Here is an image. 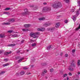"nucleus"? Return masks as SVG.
Wrapping results in <instances>:
<instances>
[{"label": "nucleus", "mask_w": 80, "mask_h": 80, "mask_svg": "<svg viewBox=\"0 0 80 80\" xmlns=\"http://www.w3.org/2000/svg\"><path fill=\"white\" fill-rule=\"evenodd\" d=\"M8 32L10 33H12V32H13V30H10L8 31Z\"/></svg>", "instance_id": "33"}, {"label": "nucleus", "mask_w": 80, "mask_h": 80, "mask_svg": "<svg viewBox=\"0 0 80 80\" xmlns=\"http://www.w3.org/2000/svg\"><path fill=\"white\" fill-rule=\"evenodd\" d=\"M68 75L69 76H72V74L71 72H70L68 73Z\"/></svg>", "instance_id": "35"}, {"label": "nucleus", "mask_w": 80, "mask_h": 80, "mask_svg": "<svg viewBox=\"0 0 80 80\" xmlns=\"http://www.w3.org/2000/svg\"><path fill=\"white\" fill-rule=\"evenodd\" d=\"M45 19V18H38L39 20H44Z\"/></svg>", "instance_id": "15"}, {"label": "nucleus", "mask_w": 80, "mask_h": 80, "mask_svg": "<svg viewBox=\"0 0 80 80\" xmlns=\"http://www.w3.org/2000/svg\"><path fill=\"white\" fill-rule=\"evenodd\" d=\"M45 29L44 28H38V31H41V32H43V31H45Z\"/></svg>", "instance_id": "7"}, {"label": "nucleus", "mask_w": 80, "mask_h": 80, "mask_svg": "<svg viewBox=\"0 0 80 80\" xmlns=\"http://www.w3.org/2000/svg\"><path fill=\"white\" fill-rule=\"evenodd\" d=\"M66 3H68L69 2V0H64Z\"/></svg>", "instance_id": "34"}, {"label": "nucleus", "mask_w": 80, "mask_h": 80, "mask_svg": "<svg viewBox=\"0 0 80 80\" xmlns=\"http://www.w3.org/2000/svg\"><path fill=\"white\" fill-rule=\"evenodd\" d=\"M3 14H6V15H10V13H9V12H4Z\"/></svg>", "instance_id": "22"}, {"label": "nucleus", "mask_w": 80, "mask_h": 80, "mask_svg": "<svg viewBox=\"0 0 80 80\" xmlns=\"http://www.w3.org/2000/svg\"><path fill=\"white\" fill-rule=\"evenodd\" d=\"M32 47H35L36 46V43H34L32 44Z\"/></svg>", "instance_id": "28"}, {"label": "nucleus", "mask_w": 80, "mask_h": 80, "mask_svg": "<svg viewBox=\"0 0 80 80\" xmlns=\"http://www.w3.org/2000/svg\"><path fill=\"white\" fill-rule=\"evenodd\" d=\"M64 80H67V79H64Z\"/></svg>", "instance_id": "53"}, {"label": "nucleus", "mask_w": 80, "mask_h": 80, "mask_svg": "<svg viewBox=\"0 0 80 80\" xmlns=\"http://www.w3.org/2000/svg\"><path fill=\"white\" fill-rule=\"evenodd\" d=\"M15 44H8V47H12L13 46H15Z\"/></svg>", "instance_id": "13"}, {"label": "nucleus", "mask_w": 80, "mask_h": 80, "mask_svg": "<svg viewBox=\"0 0 80 80\" xmlns=\"http://www.w3.org/2000/svg\"><path fill=\"white\" fill-rule=\"evenodd\" d=\"M74 11H75V10H74V9H72L71 10V12H74Z\"/></svg>", "instance_id": "36"}, {"label": "nucleus", "mask_w": 80, "mask_h": 80, "mask_svg": "<svg viewBox=\"0 0 80 80\" xmlns=\"http://www.w3.org/2000/svg\"><path fill=\"white\" fill-rule=\"evenodd\" d=\"M62 6V5L61 4V2L58 1L55 2L54 4L52 7L54 8H58V7H61Z\"/></svg>", "instance_id": "2"}, {"label": "nucleus", "mask_w": 80, "mask_h": 80, "mask_svg": "<svg viewBox=\"0 0 80 80\" xmlns=\"http://www.w3.org/2000/svg\"><path fill=\"white\" fill-rule=\"evenodd\" d=\"M55 29V27H53L51 28H48L47 29L48 30H49V31H52V30H53Z\"/></svg>", "instance_id": "11"}, {"label": "nucleus", "mask_w": 80, "mask_h": 80, "mask_svg": "<svg viewBox=\"0 0 80 80\" xmlns=\"http://www.w3.org/2000/svg\"><path fill=\"white\" fill-rule=\"evenodd\" d=\"M76 15H77V17H78V15L79 14H80V13H79V12H78V10L76 11Z\"/></svg>", "instance_id": "21"}, {"label": "nucleus", "mask_w": 80, "mask_h": 80, "mask_svg": "<svg viewBox=\"0 0 80 80\" xmlns=\"http://www.w3.org/2000/svg\"><path fill=\"white\" fill-rule=\"evenodd\" d=\"M4 61H5V62H7V61H8V59H5L4 60Z\"/></svg>", "instance_id": "38"}, {"label": "nucleus", "mask_w": 80, "mask_h": 80, "mask_svg": "<svg viewBox=\"0 0 80 80\" xmlns=\"http://www.w3.org/2000/svg\"><path fill=\"white\" fill-rule=\"evenodd\" d=\"M65 22L66 23H68V20H66L65 21Z\"/></svg>", "instance_id": "43"}, {"label": "nucleus", "mask_w": 80, "mask_h": 80, "mask_svg": "<svg viewBox=\"0 0 80 80\" xmlns=\"http://www.w3.org/2000/svg\"><path fill=\"white\" fill-rule=\"evenodd\" d=\"M51 25V24L48 23H46L44 24H43V26L47 27H48V26H50Z\"/></svg>", "instance_id": "6"}, {"label": "nucleus", "mask_w": 80, "mask_h": 80, "mask_svg": "<svg viewBox=\"0 0 80 80\" xmlns=\"http://www.w3.org/2000/svg\"><path fill=\"white\" fill-rule=\"evenodd\" d=\"M62 53L61 54V55H62Z\"/></svg>", "instance_id": "52"}, {"label": "nucleus", "mask_w": 80, "mask_h": 80, "mask_svg": "<svg viewBox=\"0 0 80 80\" xmlns=\"http://www.w3.org/2000/svg\"><path fill=\"white\" fill-rule=\"evenodd\" d=\"M67 80H69V78L68 77H67Z\"/></svg>", "instance_id": "47"}, {"label": "nucleus", "mask_w": 80, "mask_h": 80, "mask_svg": "<svg viewBox=\"0 0 80 80\" xmlns=\"http://www.w3.org/2000/svg\"><path fill=\"white\" fill-rule=\"evenodd\" d=\"M24 27H25V28H29V27H30V25L29 24H25Z\"/></svg>", "instance_id": "9"}, {"label": "nucleus", "mask_w": 80, "mask_h": 80, "mask_svg": "<svg viewBox=\"0 0 80 80\" xmlns=\"http://www.w3.org/2000/svg\"><path fill=\"white\" fill-rule=\"evenodd\" d=\"M20 75H24L25 74V72L24 71H22L20 72Z\"/></svg>", "instance_id": "18"}, {"label": "nucleus", "mask_w": 80, "mask_h": 80, "mask_svg": "<svg viewBox=\"0 0 80 80\" xmlns=\"http://www.w3.org/2000/svg\"><path fill=\"white\" fill-rule=\"evenodd\" d=\"M25 42V41L23 40H22L21 41L22 43H23V42Z\"/></svg>", "instance_id": "45"}, {"label": "nucleus", "mask_w": 80, "mask_h": 80, "mask_svg": "<svg viewBox=\"0 0 80 80\" xmlns=\"http://www.w3.org/2000/svg\"><path fill=\"white\" fill-rule=\"evenodd\" d=\"M22 60H23V58H21L18 61V63H20V62H21V61H22Z\"/></svg>", "instance_id": "25"}, {"label": "nucleus", "mask_w": 80, "mask_h": 80, "mask_svg": "<svg viewBox=\"0 0 80 80\" xmlns=\"http://www.w3.org/2000/svg\"><path fill=\"white\" fill-rule=\"evenodd\" d=\"M9 65V63H7L3 65V67H6V66H8Z\"/></svg>", "instance_id": "27"}, {"label": "nucleus", "mask_w": 80, "mask_h": 80, "mask_svg": "<svg viewBox=\"0 0 80 80\" xmlns=\"http://www.w3.org/2000/svg\"><path fill=\"white\" fill-rule=\"evenodd\" d=\"M53 71V69H51L50 70V72H52Z\"/></svg>", "instance_id": "39"}, {"label": "nucleus", "mask_w": 80, "mask_h": 80, "mask_svg": "<svg viewBox=\"0 0 80 80\" xmlns=\"http://www.w3.org/2000/svg\"><path fill=\"white\" fill-rule=\"evenodd\" d=\"M19 52H20V51H18V53H19Z\"/></svg>", "instance_id": "50"}, {"label": "nucleus", "mask_w": 80, "mask_h": 80, "mask_svg": "<svg viewBox=\"0 0 80 80\" xmlns=\"http://www.w3.org/2000/svg\"><path fill=\"white\" fill-rule=\"evenodd\" d=\"M9 21L10 22H15V19L14 18L10 19Z\"/></svg>", "instance_id": "10"}, {"label": "nucleus", "mask_w": 80, "mask_h": 80, "mask_svg": "<svg viewBox=\"0 0 80 80\" xmlns=\"http://www.w3.org/2000/svg\"><path fill=\"white\" fill-rule=\"evenodd\" d=\"M67 74H65L63 75L64 78H65V77H67Z\"/></svg>", "instance_id": "37"}, {"label": "nucleus", "mask_w": 80, "mask_h": 80, "mask_svg": "<svg viewBox=\"0 0 80 80\" xmlns=\"http://www.w3.org/2000/svg\"><path fill=\"white\" fill-rule=\"evenodd\" d=\"M30 35L31 37H33L34 38H38L39 35H40V33L38 32L35 33L32 32L30 33Z\"/></svg>", "instance_id": "1"}, {"label": "nucleus", "mask_w": 80, "mask_h": 80, "mask_svg": "<svg viewBox=\"0 0 80 80\" xmlns=\"http://www.w3.org/2000/svg\"><path fill=\"white\" fill-rule=\"evenodd\" d=\"M68 55L67 54H66L65 55V57H68Z\"/></svg>", "instance_id": "42"}, {"label": "nucleus", "mask_w": 80, "mask_h": 80, "mask_svg": "<svg viewBox=\"0 0 80 80\" xmlns=\"http://www.w3.org/2000/svg\"><path fill=\"white\" fill-rule=\"evenodd\" d=\"M73 67H75V63L73 62H72L71 65L69 67L68 69L70 71H73Z\"/></svg>", "instance_id": "3"}, {"label": "nucleus", "mask_w": 80, "mask_h": 80, "mask_svg": "<svg viewBox=\"0 0 80 80\" xmlns=\"http://www.w3.org/2000/svg\"><path fill=\"white\" fill-rule=\"evenodd\" d=\"M27 51L28 52V51H29V50H27Z\"/></svg>", "instance_id": "51"}, {"label": "nucleus", "mask_w": 80, "mask_h": 80, "mask_svg": "<svg viewBox=\"0 0 80 80\" xmlns=\"http://www.w3.org/2000/svg\"><path fill=\"white\" fill-rule=\"evenodd\" d=\"M77 73H78V75H80V72H78Z\"/></svg>", "instance_id": "46"}, {"label": "nucleus", "mask_w": 80, "mask_h": 80, "mask_svg": "<svg viewBox=\"0 0 80 80\" xmlns=\"http://www.w3.org/2000/svg\"><path fill=\"white\" fill-rule=\"evenodd\" d=\"M0 7H1V6H0Z\"/></svg>", "instance_id": "58"}, {"label": "nucleus", "mask_w": 80, "mask_h": 80, "mask_svg": "<svg viewBox=\"0 0 80 80\" xmlns=\"http://www.w3.org/2000/svg\"><path fill=\"white\" fill-rule=\"evenodd\" d=\"M16 75H17V76H18V75H19L18 74V73H17L16 74Z\"/></svg>", "instance_id": "49"}, {"label": "nucleus", "mask_w": 80, "mask_h": 80, "mask_svg": "<svg viewBox=\"0 0 80 80\" xmlns=\"http://www.w3.org/2000/svg\"><path fill=\"white\" fill-rule=\"evenodd\" d=\"M76 18V16H74L72 17V19L74 21V22H75V20H76V18Z\"/></svg>", "instance_id": "14"}, {"label": "nucleus", "mask_w": 80, "mask_h": 80, "mask_svg": "<svg viewBox=\"0 0 80 80\" xmlns=\"http://www.w3.org/2000/svg\"><path fill=\"white\" fill-rule=\"evenodd\" d=\"M47 73V70H44V71H43L42 72V73L44 74H45V73Z\"/></svg>", "instance_id": "32"}, {"label": "nucleus", "mask_w": 80, "mask_h": 80, "mask_svg": "<svg viewBox=\"0 0 80 80\" xmlns=\"http://www.w3.org/2000/svg\"><path fill=\"white\" fill-rule=\"evenodd\" d=\"M78 65H80V60H79L78 62Z\"/></svg>", "instance_id": "31"}, {"label": "nucleus", "mask_w": 80, "mask_h": 80, "mask_svg": "<svg viewBox=\"0 0 80 80\" xmlns=\"http://www.w3.org/2000/svg\"><path fill=\"white\" fill-rule=\"evenodd\" d=\"M59 26H60V23L58 22L56 23L55 27L56 28H58Z\"/></svg>", "instance_id": "12"}, {"label": "nucleus", "mask_w": 80, "mask_h": 80, "mask_svg": "<svg viewBox=\"0 0 80 80\" xmlns=\"http://www.w3.org/2000/svg\"><path fill=\"white\" fill-rule=\"evenodd\" d=\"M51 10V8L47 7H45L43 8V11L44 12H50Z\"/></svg>", "instance_id": "4"}, {"label": "nucleus", "mask_w": 80, "mask_h": 80, "mask_svg": "<svg viewBox=\"0 0 80 80\" xmlns=\"http://www.w3.org/2000/svg\"><path fill=\"white\" fill-rule=\"evenodd\" d=\"M5 34H0V38H5Z\"/></svg>", "instance_id": "8"}, {"label": "nucleus", "mask_w": 80, "mask_h": 80, "mask_svg": "<svg viewBox=\"0 0 80 80\" xmlns=\"http://www.w3.org/2000/svg\"><path fill=\"white\" fill-rule=\"evenodd\" d=\"M28 68L27 67H23V69L24 70H27Z\"/></svg>", "instance_id": "30"}, {"label": "nucleus", "mask_w": 80, "mask_h": 80, "mask_svg": "<svg viewBox=\"0 0 80 80\" xmlns=\"http://www.w3.org/2000/svg\"><path fill=\"white\" fill-rule=\"evenodd\" d=\"M50 48H51V46H49L47 48V50H50Z\"/></svg>", "instance_id": "24"}, {"label": "nucleus", "mask_w": 80, "mask_h": 80, "mask_svg": "<svg viewBox=\"0 0 80 80\" xmlns=\"http://www.w3.org/2000/svg\"><path fill=\"white\" fill-rule=\"evenodd\" d=\"M77 3L78 4V6L80 7V0H78ZM79 10H80V8H79Z\"/></svg>", "instance_id": "16"}, {"label": "nucleus", "mask_w": 80, "mask_h": 80, "mask_svg": "<svg viewBox=\"0 0 80 80\" xmlns=\"http://www.w3.org/2000/svg\"><path fill=\"white\" fill-rule=\"evenodd\" d=\"M23 32H27L28 31V29H22Z\"/></svg>", "instance_id": "19"}, {"label": "nucleus", "mask_w": 80, "mask_h": 80, "mask_svg": "<svg viewBox=\"0 0 80 80\" xmlns=\"http://www.w3.org/2000/svg\"><path fill=\"white\" fill-rule=\"evenodd\" d=\"M12 37L13 38H15V37H17V35L16 34H14L12 35Z\"/></svg>", "instance_id": "17"}, {"label": "nucleus", "mask_w": 80, "mask_h": 80, "mask_svg": "<svg viewBox=\"0 0 80 80\" xmlns=\"http://www.w3.org/2000/svg\"><path fill=\"white\" fill-rule=\"evenodd\" d=\"M37 8H36L35 9V10H37Z\"/></svg>", "instance_id": "55"}, {"label": "nucleus", "mask_w": 80, "mask_h": 80, "mask_svg": "<svg viewBox=\"0 0 80 80\" xmlns=\"http://www.w3.org/2000/svg\"><path fill=\"white\" fill-rule=\"evenodd\" d=\"M5 73V71H1L0 72V75H2L4 73Z\"/></svg>", "instance_id": "26"}, {"label": "nucleus", "mask_w": 80, "mask_h": 80, "mask_svg": "<svg viewBox=\"0 0 80 80\" xmlns=\"http://www.w3.org/2000/svg\"><path fill=\"white\" fill-rule=\"evenodd\" d=\"M24 13H23L24 15H27V14H29V12L28 11V9H26L24 10Z\"/></svg>", "instance_id": "5"}, {"label": "nucleus", "mask_w": 80, "mask_h": 80, "mask_svg": "<svg viewBox=\"0 0 80 80\" xmlns=\"http://www.w3.org/2000/svg\"><path fill=\"white\" fill-rule=\"evenodd\" d=\"M29 74H27V75H28Z\"/></svg>", "instance_id": "56"}, {"label": "nucleus", "mask_w": 80, "mask_h": 80, "mask_svg": "<svg viewBox=\"0 0 80 80\" xmlns=\"http://www.w3.org/2000/svg\"><path fill=\"white\" fill-rule=\"evenodd\" d=\"M57 80V79H55V80Z\"/></svg>", "instance_id": "57"}, {"label": "nucleus", "mask_w": 80, "mask_h": 80, "mask_svg": "<svg viewBox=\"0 0 80 80\" xmlns=\"http://www.w3.org/2000/svg\"><path fill=\"white\" fill-rule=\"evenodd\" d=\"M75 52V49H73V50H72V53H74Z\"/></svg>", "instance_id": "44"}, {"label": "nucleus", "mask_w": 80, "mask_h": 80, "mask_svg": "<svg viewBox=\"0 0 80 80\" xmlns=\"http://www.w3.org/2000/svg\"><path fill=\"white\" fill-rule=\"evenodd\" d=\"M31 7H33V5L31 6Z\"/></svg>", "instance_id": "54"}, {"label": "nucleus", "mask_w": 80, "mask_h": 80, "mask_svg": "<svg viewBox=\"0 0 80 80\" xmlns=\"http://www.w3.org/2000/svg\"><path fill=\"white\" fill-rule=\"evenodd\" d=\"M4 23L5 25H10V22H6Z\"/></svg>", "instance_id": "29"}, {"label": "nucleus", "mask_w": 80, "mask_h": 80, "mask_svg": "<svg viewBox=\"0 0 80 80\" xmlns=\"http://www.w3.org/2000/svg\"><path fill=\"white\" fill-rule=\"evenodd\" d=\"M6 11H7V10H10V8H7L4 9Z\"/></svg>", "instance_id": "23"}, {"label": "nucleus", "mask_w": 80, "mask_h": 80, "mask_svg": "<svg viewBox=\"0 0 80 80\" xmlns=\"http://www.w3.org/2000/svg\"><path fill=\"white\" fill-rule=\"evenodd\" d=\"M30 42H31V43L34 42V41H33V40L32 39H31L30 40Z\"/></svg>", "instance_id": "40"}, {"label": "nucleus", "mask_w": 80, "mask_h": 80, "mask_svg": "<svg viewBox=\"0 0 80 80\" xmlns=\"http://www.w3.org/2000/svg\"><path fill=\"white\" fill-rule=\"evenodd\" d=\"M43 5H47V3H46V2L44 3Z\"/></svg>", "instance_id": "48"}, {"label": "nucleus", "mask_w": 80, "mask_h": 80, "mask_svg": "<svg viewBox=\"0 0 80 80\" xmlns=\"http://www.w3.org/2000/svg\"><path fill=\"white\" fill-rule=\"evenodd\" d=\"M10 53H12V51H10L9 52H7L6 53L5 55H8L10 54Z\"/></svg>", "instance_id": "20"}, {"label": "nucleus", "mask_w": 80, "mask_h": 80, "mask_svg": "<svg viewBox=\"0 0 80 80\" xmlns=\"http://www.w3.org/2000/svg\"><path fill=\"white\" fill-rule=\"evenodd\" d=\"M3 51L1 50L0 51V54H1V53H3Z\"/></svg>", "instance_id": "41"}]
</instances>
